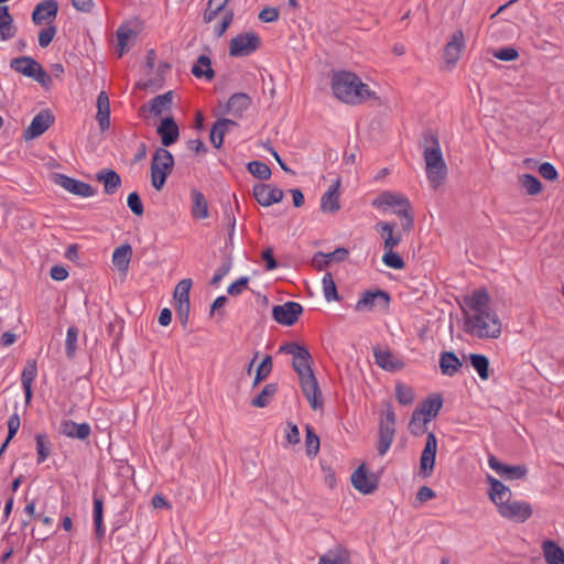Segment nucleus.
Here are the masks:
<instances>
[{
	"label": "nucleus",
	"mask_w": 564,
	"mask_h": 564,
	"mask_svg": "<svg viewBox=\"0 0 564 564\" xmlns=\"http://www.w3.org/2000/svg\"><path fill=\"white\" fill-rule=\"evenodd\" d=\"M330 88L334 96L347 105H361L377 99L376 93L352 72L339 70L332 75Z\"/></svg>",
	"instance_id": "obj_1"
},
{
	"label": "nucleus",
	"mask_w": 564,
	"mask_h": 564,
	"mask_svg": "<svg viewBox=\"0 0 564 564\" xmlns=\"http://www.w3.org/2000/svg\"><path fill=\"white\" fill-rule=\"evenodd\" d=\"M424 140L425 145L423 156L425 161L426 175L429 182L434 188H436L445 178L447 167L443 159L437 135L433 132H429L425 134Z\"/></svg>",
	"instance_id": "obj_2"
},
{
	"label": "nucleus",
	"mask_w": 564,
	"mask_h": 564,
	"mask_svg": "<svg viewBox=\"0 0 564 564\" xmlns=\"http://www.w3.org/2000/svg\"><path fill=\"white\" fill-rule=\"evenodd\" d=\"M372 206L383 212H387L389 208H393V213L402 217V230L406 234L412 230L414 219L411 213L410 203L404 195L388 191L383 192L373 199Z\"/></svg>",
	"instance_id": "obj_3"
},
{
	"label": "nucleus",
	"mask_w": 564,
	"mask_h": 564,
	"mask_svg": "<svg viewBox=\"0 0 564 564\" xmlns=\"http://www.w3.org/2000/svg\"><path fill=\"white\" fill-rule=\"evenodd\" d=\"M464 330L477 338H498L501 334V322L494 311L466 317Z\"/></svg>",
	"instance_id": "obj_4"
},
{
	"label": "nucleus",
	"mask_w": 564,
	"mask_h": 564,
	"mask_svg": "<svg viewBox=\"0 0 564 564\" xmlns=\"http://www.w3.org/2000/svg\"><path fill=\"white\" fill-rule=\"evenodd\" d=\"M174 167V156L165 148H158L151 160V184L161 191Z\"/></svg>",
	"instance_id": "obj_5"
},
{
	"label": "nucleus",
	"mask_w": 564,
	"mask_h": 564,
	"mask_svg": "<svg viewBox=\"0 0 564 564\" xmlns=\"http://www.w3.org/2000/svg\"><path fill=\"white\" fill-rule=\"evenodd\" d=\"M10 67L17 73L37 82L42 87L50 88L52 78L46 70L30 56H21L11 59Z\"/></svg>",
	"instance_id": "obj_6"
},
{
	"label": "nucleus",
	"mask_w": 564,
	"mask_h": 564,
	"mask_svg": "<svg viewBox=\"0 0 564 564\" xmlns=\"http://www.w3.org/2000/svg\"><path fill=\"white\" fill-rule=\"evenodd\" d=\"M391 296L383 290H367L361 293L355 305L357 312H370L373 310L386 312L389 310Z\"/></svg>",
	"instance_id": "obj_7"
},
{
	"label": "nucleus",
	"mask_w": 564,
	"mask_h": 564,
	"mask_svg": "<svg viewBox=\"0 0 564 564\" xmlns=\"http://www.w3.org/2000/svg\"><path fill=\"white\" fill-rule=\"evenodd\" d=\"M260 44L261 40L256 33H241L230 40L229 54L234 57L249 56L260 47Z\"/></svg>",
	"instance_id": "obj_8"
},
{
	"label": "nucleus",
	"mask_w": 564,
	"mask_h": 564,
	"mask_svg": "<svg viewBox=\"0 0 564 564\" xmlns=\"http://www.w3.org/2000/svg\"><path fill=\"white\" fill-rule=\"evenodd\" d=\"M497 510L502 518L516 523H523L532 516L533 512L529 502L512 500L511 498L502 506H499Z\"/></svg>",
	"instance_id": "obj_9"
},
{
	"label": "nucleus",
	"mask_w": 564,
	"mask_h": 564,
	"mask_svg": "<svg viewBox=\"0 0 564 564\" xmlns=\"http://www.w3.org/2000/svg\"><path fill=\"white\" fill-rule=\"evenodd\" d=\"M302 312L303 307L300 303L289 301L282 305H275L272 315L276 323L291 326L299 319Z\"/></svg>",
	"instance_id": "obj_10"
},
{
	"label": "nucleus",
	"mask_w": 564,
	"mask_h": 564,
	"mask_svg": "<svg viewBox=\"0 0 564 564\" xmlns=\"http://www.w3.org/2000/svg\"><path fill=\"white\" fill-rule=\"evenodd\" d=\"M464 316L465 318L484 312L492 311L489 307V295L485 290H476L464 299Z\"/></svg>",
	"instance_id": "obj_11"
},
{
	"label": "nucleus",
	"mask_w": 564,
	"mask_h": 564,
	"mask_svg": "<svg viewBox=\"0 0 564 564\" xmlns=\"http://www.w3.org/2000/svg\"><path fill=\"white\" fill-rule=\"evenodd\" d=\"M398 225L394 221H379L376 224L375 229L380 234L383 241V250H393L402 240V234L397 229Z\"/></svg>",
	"instance_id": "obj_12"
},
{
	"label": "nucleus",
	"mask_w": 564,
	"mask_h": 564,
	"mask_svg": "<svg viewBox=\"0 0 564 564\" xmlns=\"http://www.w3.org/2000/svg\"><path fill=\"white\" fill-rule=\"evenodd\" d=\"M54 181L67 192L80 197H91L96 193L91 185L64 174H56Z\"/></svg>",
	"instance_id": "obj_13"
},
{
	"label": "nucleus",
	"mask_w": 564,
	"mask_h": 564,
	"mask_svg": "<svg viewBox=\"0 0 564 564\" xmlns=\"http://www.w3.org/2000/svg\"><path fill=\"white\" fill-rule=\"evenodd\" d=\"M54 123V116L50 110L40 111L24 131L25 140H33L42 135Z\"/></svg>",
	"instance_id": "obj_14"
},
{
	"label": "nucleus",
	"mask_w": 564,
	"mask_h": 564,
	"mask_svg": "<svg viewBox=\"0 0 564 564\" xmlns=\"http://www.w3.org/2000/svg\"><path fill=\"white\" fill-rule=\"evenodd\" d=\"M283 191L271 184H257L253 186V196L262 206H271L283 199Z\"/></svg>",
	"instance_id": "obj_15"
},
{
	"label": "nucleus",
	"mask_w": 564,
	"mask_h": 564,
	"mask_svg": "<svg viewBox=\"0 0 564 564\" xmlns=\"http://www.w3.org/2000/svg\"><path fill=\"white\" fill-rule=\"evenodd\" d=\"M437 451V440L434 433L430 432L426 437L425 446L421 454L420 468L424 476H430L433 471L435 464V456Z\"/></svg>",
	"instance_id": "obj_16"
},
{
	"label": "nucleus",
	"mask_w": 564,
	"mask_h": 564,
	"mask_svg": "<svg viewBox=\"0 0 564 564\" xmlns=\"http://www.w3.org/2000/svg\"><path fill=\"white\" fill-rule=\"evenodd\" d=\"M489 467L495 470L499 476L507 480L521 479L527 475V468L524 466H510L498 460L494 455L488 457Z\"/></svg>",
	"instance_id": "obj_17"
},
{
	"label": "nucleus",
	"mask_w": 564,
	"mask_h": 564,
	"mask_svg": "<svg viewBox=\"0 0 564 564\" xmlns=\"http://www.w3.org/2000/svg\"><path fill=\"white\" fill-rule=\"evenodd\" d=\"M465 48V35L462 30H456L444 47V59L447 64L455 65Z\"/></svg>",
	"instance_id": "obj_18"
},
{
	"label": "nucleus",
	"mask_w": 564,
	"mask_h": 564,
	"mask_svg": "<svg viewBox=\"0 0 564 564\" xmlns=\"http://www.w3.org/2000/svg\"><path fill=\"white\" fill-rule=\"evenodd\" d=\"M352 486L361 494H372L378 486L373 474H367L364 466H359L351 475Z\"/></svg>",
	"instance_id": "obj_19"
},
{
	"label": "nucleus",
	"mask_w": 564,
	"mask_h": 564,
	"mask_svg": "<svg viewBox=\"0 0 564 564\" xmlns=\"http://www.w3.org/2000/svg\"><path fill=\"white\" fill-rule=\"evenodd\" d=\"M486 480L490 486L488 490L489 499L496 505L498 509L499 506H502L511 498V490L509 487H507L491 475H487Z\"/></svg>",
	"instance_id": "obj_20"
},
{
	"label": "nucleus",
	"mask_w": 564,
	"mask_h": 564,
	"mask_svg": "<svg viewBox=\"0 0 564 564\" xmlns=\"http://www.w3.org/2000/svg\"><path fill=\"white\" fill-rule=\"evenodd\" d=\"M300 384L312 409L317 410L323 405L321 390L314 375L300 379Z\"/></svg>",
	"instance_id": "obj_21"
},
{
	"label": "nucleus",
	"mask_w": 564,
	"mask_h": 564,
	"mask_svg": "<svg viewBox=\"0 0 564 564\" xmlns=\"http://www.w3.org/2000/svg\"><path fill=\"white\" fill-rule=\"evenodd\" d=\"M163 148L174 144L180 137V129L172 117H165L156 129Z\"/></svg>",
	"instance_id": "obj_22"
},
{
	"label": "nucleus",
	"mask_w": 564,
	"mask_h": 564,
	"mask_svg": "<svg viewBox=\"0 0 564 564\" xmlns=\"http://www.w3.org/2000/svg\"><path fill=\"white\" fill-rule=\"evenodd\" d=\"M91 429L88 423H76L72 420H63L59 424V433L69 438L86 440Z\"/></svg>",
	"instance_id": "obj_23"
},
{
	"label": "nucleus",
	"mask_w": 564,
	"mask_h": 564,
	"mask_svg": "<svg viewBox=\"0 0 564 564\" xmlns=\"http://www.w3.org/2000/svg\"><path fill=\"white\" fill-rule=\"evenodd\" d=\"M58 6L54 0H46L39 3L33 13L32 20L35 24L41 25L46 21L53 20L57 14Z\"/></svg>",
	"instance_id": "obj_24"
},
{
	"label": "nucleus",
	"mask_w": 564,
	"mask_h": 564,
	"mask_svg": "<svg viewBox=\"0 0 564 564\" xmlns=\"http://www.w3.org/2000/svg\"><path fill=\"white\" fill-rule=\"evenodd\" d=\"M173 102V91H166L152 98L149 105H143L142 110L149 111L153 116H160L171 110Z\"/></svg>",
	"instance_id": "obj_25"
},
{
	"label": "nucleus",
	"mask_w": 564,
	"mask_h": 564,
	"mask_svg": "<svg viewBox=\"0 0 564 564\" xmlns=\"http://www.w3.org/2000/svg\"><path fill=\"white\" fill-rule=\"evenodd\" d=\"M376 364L387 371H397L403 368V362L395 358L390 350L373 348Z\"/></svg>",
	"instance_id": "obj_26"
},
{
	"label": "nucleus",
	"mask_w": 564,
	"mask_h": 564,
	"mask_svg": "<svg viewBox=\"0 0 564 564\" xmlns=\"http://www.w3.org/2000/svg\"><path fill=\"white\" fill-rule=\"evenodd\" d=\"M237 127V122L230 119H218L210 129V142L212 144L219 149L224 142V137L227 132H229L232 128Z\"/></svg>",
	"instance_id": "obj_27"
},
{
	"label": "nucleus",
	"mask_w": 564,
	"mask_h": 564,
	"mask_svg": "<svg viewBox=\"0 0 564 564\" xmlns=\"http://www.w3.org/2000/svg\"><path fill=\"white\" fill-rule=\"evenodd\" d=\"M96 180L104 184V191L107 195L115 194L121 186V177L110 169H102L96 174Z\"/></svg>",
	"instance_id": "obj_28"
},
{
	"label": "nucleus",
	"mask_w": 564,
	"mask_h": 564,
	"mask_svg": "<svg viewBox=\"0 0 564 564\" xmlns=\"http://www.w3.org/2000/svg\"><path fill=\"white\" fill-rule=\"evenodd\" d=\"M96 120L101 131H106L110 127V102L106 91H100L97 97V115Z\"/></svg>",
	"instance_id": "obj_29"
},
{
	"label": "nucleus",
	"mask_w": 564,
	"mask_h": 564,
	"mask_svg": "<svg viewBox=\"0 0 564 564\" xmlns=\"http://www.w3.org/2000/svg\"><path fill=\"white\" fill-rule=\"evenodd\" d=\"M340 186V180L337 178L329 188L323 194L321 198V209L324 213H335L340 208L338 202V188Z\"/></svg>",
	"instance_id": "obj_30"
},
{
	"label": "nucleus",
	"mask_w": 564,
	"mask_h": 564,
	"mask_svg": "<svg viewBox=\"0 0 564 564\" xmlns=\"http://www.w3.org/2000/svg\"><path fill=\"white\" fill-rule=\"evenodd\" d=\"M37 376V366L34 359H29L21 373V384L24 391L25 401L30 402L32 398V383Z\"/></svg>",
	"instance_id": "obj_31"
},
{
	"label": "nucleus",
	"mask_w": 564,
	"mask_h": 564,
	"mask_svg": "<svg viewBox=\"0 0 564 564\" xmlns=\"http://www.w3.org/2000/svg\"><path fill=\"white\" fill-rule=\"evenodd\" d=\"M251 98L245 93L234 94L228 102L227 110L237 118H241L243 112L250 107Z\"/></svg>",
	"instance_id": "obj_32"
},
{
	"label": "nucleus",
	"mask_w": 564,
	"mask_h": 564,
	"mask_svg": "<svg viewBox=\"0 0 564 564\" xmlns=\"http://www.w3.org/2000/svg\"><path fill=\"white\" fill-rule=\"evenodd\" d=\"M311 364L312 356L306 348L292 359V366L299 376V380L314 375Z\"/></svg>",
	"instance_id": "obj_33"
},
{
	"label": "nucleus",
	"mask_w": 564,
	"mask_h": 564,
	"mask_svg": "<svg viewBox=\"0 0 564 564\" xmlns=\"http://www.w3.org/2000/svg\"><path fill=\"white\" fill-rule=\"evenodd\" d=\"M17 28L7 6H0V41H9L15 36Z\"/></svg>",
	"instance_id": "obj_34"
},
{
	"label": "nucleus",
	"mask_w": 564,
	"mask_h": 564,
	"mask_svg": "<svg viewBox=\"0 0 564 564\" xmlns=\"http://www.w3.org/2000/svg\"><path fill=\"white\" fill-rule=\"evenodd\" d=\"M462 367V361L453 351H444L440 355V368L443 375L453 377Z\"/></svg>",
	"instance_id": "obj_35"
},
{
	"label": "nucleus",
	"mask_w": 564,
	"mask_h": 564,
	"mask_svg": "<svg viewBox=\"0 0 564 564\" xmlns=\"http://www.w3.org/2000/svg\"><path fill=\"white\" fill-rule=\"evenodd\" d=\"M542 551L546 564H564V550L554 541L545 540Z\"/></svg>",
	"instance_id": "obj_36"
},
{
	"label": "nucleus",
	"mask_w": 564,
	"mask_h": 564,
	"mask_svg": "<svg viewBox=\"0 0 564 564\" xmlns=\"http://www.w3.org/2000/svg\"><path fill=\"white\" fill-rule=\"evenodd\" d=\"M192 216L196 219H206L209 216L208 204L205 196L197 189L191 192Z\"/></svg>",
	"instance_id": "obj_37"
},
{
	"label": "nucleus",
	"mask_w": 564,
	"mask_h": 564,
	"mask_svg": "<svg viewBox=\"0 0 564 564\" xmlns=\"http://www.w3.org/2000/svg\"><path fill=\"white\" fill-rule=\"evenodd\" d=\"M318 564H350L349 553L341 547L332 549L319 557Z\"/></svg>",
	"instance_id": "obj_38"
},
{
	"label": "nucleus",
	"mask_w": 564,
	"mask_h": 564,
	"mask_svg": "<svg viewBox=\"0 0 564 564\" xmlns=\"http://www.w3.org/2000/svg\"><path fill=\"white\" fill-rule=\"evenodd\" d=\"M192 74L196 78L204 77L207 80H212L215 77V72L212 68L210 58L206 55L198 56L196 64L192 67Z\"/></svg>",
	"instance_id": "obj_39"
},
{
	"label": "nucleus",
	"mask_w": 564,
	"mask_h": 564,
	"mask_svg": "<svg viewBox=\"0 0 564 564\" xmlns=\"http://www.w3.org/2000/svg\"><path fill=\"white\" fill-rule=\"evenodd\" d=\"M132 256V248L130 245H122L115 249L112 253V263L120 271H127L130 259Z\"/></svg>",
	"instance_id": "obj_40"
},
{
	"label": "nucleus",
	"mask_w": 564,
	"mask_h": 564,
	"mask_svg": "<svg viewBox=\"0 0 564 564\" xmlns=\"http://www.w3.org/2000/svg\"><path fill=\"white\" fill-rule=\"evenodd\" d=\"M442 404L443 400L441 395L435 394L424 400L416 410L421 412L423 416H426L430 420L438 414Z\"/></svg>",
	"instance_id": "obj_41"
},
{
	"label": "nucleus",
	"mask_w": 564,
	"mask_h": 564,
	"mask_svg": "<svg viewBox=\"0 0 564 564\" xmlns=\"http://www.w3.org/2000/svg\"><path fill=\"white\" fill-rule=\"evenodd\" d=\"M469 360L479 378L481 380H487L489 378V359L481 354H470Z\"/></svg>",
	"instance_id": "obj_42"
},
{
	"label": "nucleus",
	"mask_w": 564,
	"mask_h": 564,
	"mask_svg": "<svg viewBox=\"0 0 564 564\" xmlns=\"http://www.w3.org/2000/svg\"><path fill=\"white\" fill-rule=\"evenodd\" d=\"M278 391V384L269 383L263 387L261 392L251 401V404L256 408L267 406Z\"/></svg>",
	"instance_id": "obj_43"
},
{
	"label": "nucleus",
	"mask_w": 564,
	"mask_h": 564,
	"mask_svg": "<svg viewBox=\"0 0 564 564\" xmlns=\"http://www.w3.org/2000/svg\"><path fill=\"white\" fill-rule=\"evenodd\" d=\"M394 437V427L379 426L378 453L384 455L390 448Z\"/></svg>",
	"instance_id": "obj_44"
},
{
	"label": "nucleus",
	"mask_w": 564,
	"mask_h": 564,
	"mask_svg": "<svg viewBox=\"0 0 564 564\" xmlns=\"http://www.w3.org/2000/svg\"><path fill=\"white\" fill-rule=\"evenodd\" d=\"M323 294L327 302L339 301L337 288L332 273L327 272L322 279Z\"/></svg>",
	"instance_id": "obj_45"
},
{
	"label": "nucleus",
	"mask_w": 564,
	"mask_h": 564,
	"mask_svg": "<svg viewBox=\"0 0 564 564\" xmlns=\"http://www.w3.org/2000/svg\"><path fill=\"white\" fill-rule=\"evenodd\" d=\"M519 183L528 195H536L541 192V182L531 174H523L519 177Z\"/></svg>",
	"instance_id": "obj_46"
},
{
	"label": "nucleus",
	"mask_w": 564,
	"mask_h": 564,
	"mask_svg": "<svg viewBox=\"0 0 564 564\" xmlns=\"http://www.w3.org/2000/svg\"><path fill=\"white\" fill-rule=\"evenodd\" d=\"M102 509L104 503L100 498H94V523L97 538L101 539L105 535V527L102 523Z\"/></svg>",
	"instance_id": "obj_47"
},
{
	"label": "nucleus",
	"mask_w": 564,
	"mask_h": 564,
	"mask_svg": "<svg viewBox=\"0 0 564 564\" xmlns=\"http://www.w3.org/2000/svg\"><path fill=\"white\" fill-rule=\"evenodd\" d=\"M247 169L250 174L259 180H269L271 176L270 167L261 161H251L248 163Z\"/></svg>",
	"instance_id": "obj_48"
},
{
	"label": "nucleus",
	"mask_w": 564,
	"mask_h": 564,
	"mask_svg": "<svg viewBox=\"0 0 564 564\" xmlns=\"http://www.w3.org/2000/svg\"><path fill=\"white\" fill-rule=\"evenodd\" d=\"M430 420L426 416H423L421 412L415 410L409 424L411 433L414 435L423 434L426 430V424Z\"/></svg>",
	"instance_id": "obj_49"
},
{
	"label": "nucleus",
	"mask_w": 564,
	"mask_h": 564,
	"mask_svg": "<svg viewBox=\"0 0 564 564\" xmlns=\"http://www.w3.org/2000/svg\"><path fill=\"white\" fill-rule=\"evenodd\" d=\"M78 328L76 326H69L66 333L65 340V352L68 358L75 356L77 349Z\"/></svg>",
	"instance_id": "obj_50"
},
{
	"label": "nucleus",
	"mask_w": 564,
	"mask_h": 564,
	"mask_svg": "<svg viewBox=\"0 0 564 564\" xmlns=\"http://www.w3.org/2000/svg\"><path fill=\"white\" fill-rule=\"evenodd\" d=\"M192 288L191 279L181 280L174 290V301L175 302H189V290Z\"/></svg>",
	"instance_id": "obj_51"
},
{
	"label": "nucleus",
	"mask_w": 564,
	"mask_h": 564,
	"mask_svg": "<svg viewBox=\"0 0 564 564\" xmlns=\"http://www.w3.org/2000/svg\"><path fill=\"white\" fill-rule=\"evenodd\" d=\"M36 452H37V463H43L50 455V441L45 434H36Z\"/></svg>",
	"instance_id": "obj_52"
},
{
	"label": "nucleus",
	"mask_w": 564,
	"mask_h": 564,
	"mask_svg": "<svg viewBox=\"0 0 564 564\" xmlns=\"http://www.w3.org/2000/svg\"><path fill=\"white\" fill-rule=\"evenodd\" d=\"M382 262L388 268L394 269V270H402L405 267L404 260L401 258V256L393 250L384 251L382 256Z\"/></svg>",
	"instance_id": "obj_53"
},
{
	"label": "nucleus",
	"mask_w": 564,
	"mask_h": 564,
	"mask_svg": "<svg viewBox=\"0 0 564 564\" xmlns=\"http://www.w3.org/2000/svg\"><path fill=\"white\" fill-rule=\"evenodd\" d=\"M305 446L306 454L311 457L315 456L319 451V438L310 426L306 427Z\"/></svg>",
	"instance_id": "obj_54"
},
{
	"label": "nucleus",
	"mask_w": 564,
	"mask_h": 564,
	"mask_svg": "<svg viewBox=\"0 0 564 564\" xmlns=\"http://www.w3.org/2000/svg\"><path fill=\"white\" fill-rule=\"evenodd\" d=\"M395 398L400 404L409 405L414 400V393L410 387L399 383L395 386Z\"/></svg>",
	"instance_id": "obj_55"
},
{
	"label": "nucleus",
	"mask_w": 564,
	"mask_h": 564,
	"mask_svg": "<svg viewBox=\"0 0 564 564\" xmlns=\"http://www.w3.org/2000/svg\"><path fill=\"white\" fill-rule=\"evenodd\" d=\"M225 8L226 4L219 2L213 4L212 0H209L204 12V21L206 23L212 22L220 12L225 11Z\"/></svg>",
	"instance_id": "obj_56"
},
{
	"label": "nucleus",
	"mask_w": 564,
	"mask_h": 564,
	"mask_svg": "<svg viewBox=\"0 0 564 564\" xmlns=\"http://www.w3.org/2000/svg\"><path fill=\"white\" fill-rule=\"evenodd\" d=\"M234 13L230 10H226L221 21L214 26V34L220 37L232 22Z\"/></svg>",
	"instance_id": "obj_57"
},
{
	"label": "nucleus",
	"mask_w": 564,
	"mask_h": 564,
	"mask_svg": "<svg viewBox=\"0 0 564 564\" xmlns=\"http://www.w3.org/2000/svg\"><path fill=\"white\" fill-rule=\"evenodd\" d=\"M127 204L134 215L141 216L143 214V204L137 192H132L128 195Z\"/></svg>",
	"instance_id": "obj_58"
},
{
	"label": "nucleus",
	"mask_w": 564,
	"mask_h": 564,
	"mask_svg": "<svg viewBox=\"0 0 564 564\" xmlns=\"http://www.w3.org/2000/svg\"><path fill=\"white\" fill-rule=\"evenodd\" d=\"M132 34V31L131 29L127 28V26H120L118 30H117V40H118V46H119V56H122L124 51H126V46H127V42L129 40V37L131 36Z\"/></svg>",
	"instance_id": "obj_59"
},
{
	"label": "nucleus",
	"mask_w": 564,
	"mask_h": 564,
	"mask_svg": "<svg viewBox=\"0 0 564 564\" xmlns=\"http://www.w3.org/2000/svg\"><path fill=\"white\" fill-rule=\"evenodd\" d=\"M189 302H175V311L181 324L185 327L189 317Z\"/></svg>",
	"instance_id": "obj_60"
},
{
	"label": "nucleus",
	"mask_w": 564,
	"mask_h": 564,
	"mask_svg": "<svg viewBox=\"0 0 564 564\" xmlns=\"http://www.w3.org/2000/svg\"><path fill=\"white\" fill-rule=\"evenodd\" d=\"M232 267L231 260L227 259L221 263V265L217 269L215 274L213 275L210 280V284L217 285L230 271Z\"/></svg>",
	"instance_id": "obj_61"
},
{
	"label": "nucleus",
	"mask_w": 564,
	"mask_h": 564,
	"mask_svg": "<svg viewBox=\"0 0 564 564\" xmlns=\"http://www.w3.org/2000/svg\"><path fill=\"white\" fill-rule=\"evenodd\" d=\"M248 282H249L248 276L239 278L238 280H236L228 286L227 293L231 296H237V295L241 294L243 292V290L247 288Z\"/></svg>",
	"instance_id": "obj_62"
},
{
	"label": "nucleus",
	"mask_w": 564,
	"mask_h": 564,
	"mask_svg": "<svg viewBox=\"0 0 564 564\" xmlns=\"http://www.w3.org/2000/svg\"><path fill=\"white\" fill-rule=\"evenodd\" d=\"M55 34H56L55 26H48L46 29H42L39 33V45L41 47L48 46L50 43L53 41Z\"/></svg>",
	"instance_id": "obj_63"
},
{
	"label": "nucleus",
	"mask_w": 564,
	"mask_h": 564,
	"mask_svg": "<svg viewBox=\"0 0 564 564\" xmlns=\"http://www.w3.org/2000/svg\"><path fill=\"white\" fill-rule=\"evenodd\" d=\"M494 56L500 61L510 62L518 58L519 53L512 47H503L494 53Z\"/></svg>",
	"instance_id": "obj_64"
}]
</instances>
